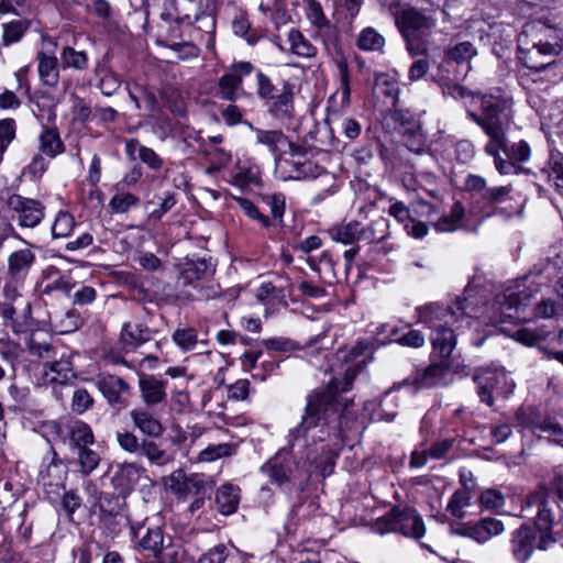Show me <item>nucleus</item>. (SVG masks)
Masks as SVG:
<instances>
[{"label":"nucleus","instance_id":"nucleus-1","mask_svg":"<svg viewBox=\"0 0 563 563\" xmlns=\"http://www.w3.org/2000/svg\"><path fill=\"white\" fill-rule=\"evenodd\" d=\"M354 365H347L342 377H333L327 389L313 390L306 397V406L300 422L289 430V442H302V445L318 442H331L333 459L338 456L343 446L347 431L356 423V413L353 410V400H349L340 393L352 388L356 377Z\"/></svg>","mask_w":563,"mask_h":563},{"label":"nucleus","instance_id":"nucleus-2","mask_svg":"<svg viewBox=\"0 0 563 563\" xmlns=\"http://www.w3.org/2000/svg\"><path fill=\"white\" fill-rule=\"evenodd\" d=\"M418 321L430 330L432 350L441 358H449L456 346V330L453 323L461 317H473L467 297H457L453 307H445L438 302H431L417 308Z\"/></svg>","mask_w":563,"mask_h":563},{"label":"nucleus","instance_id":"nucleus-3","mask_svg":"<svg viewBox=\"0 0 563 563\" xmlns=\"http://www.w3.org/2000/svg\"><path fill=\"white\" fill-rule=\"evenodd\" d=\"M470 114L473 122L488 136L484 151L494 157L497 170L503 175L511 174L515 165L503 159L500 152L507 151V133L512 124V110L508 109L505 101L490 97L484 99L481 113Z\"/></svg>","mask_w":563,"mask_h":563},{"label":"nucleus","instance_id":"nucleus-4","mask_svg":"<svg viewBox=\"0 0 563 563\" xmlns=\"http://www.w3.org/2000/svg\"><path fill=\"white\" fill-rule=\"evenodd\" d=\"M556 483V488L540 486L527 498V507L532 510V527L541 534V543H558L563 540L562 509L563 488Z\"/></svg>","mask_w":563,"mask_h":563},{"label":"nucleus","instance_id":"nucleus-5","mask_svg":"<svg viewBox=\"0 0 563 563\" xmlns=\"http://www.w3.org/2000/svg\"><path fill=\"white\" fill-rule=\"evenodd\" d=\"M395 22L409 54L412 57L426 55L435 19L415 7H408L396 15Z\"/></svg>","mask_w":563,"mask_h":563},{"label":"nucleus","instance_id":"nucleus-6","mask_svg":"<svg viewBox=\"0 0 563 563\" xmlns=\"http://www.w3.org/2000/svg\"><path fill=\"white\" fill-rule=\"evenodd\" d=\"M541 30L554 34L553 42L544 41L542 37L528 41V34H521L518 44L519 59L522 65L531 70L541 71L552 67L555 57L562 49L561 32L550 25H542Z\"/></svg>","mask_w":563,"mask_h":563},{"label":"nucleus","instance_id":"nucleus-7","mask_svg":"<svg viewBox=\"0 0 563 563\" xmlns=\"http://www.w3.org/2000/svg\"><path fill=\"white\" fill-rule=\"evenodd\" d=\"M481 402L489 407L495 398L507 399L514 394L516 383L504 367L486 366L475 368L472 375Z\"/></svg>","mask_w":563,"mask_h":563},{"label":"nucleus","instance_id":"nucleus-8","mask_svg":"<svg viewBox=\"0 0 563 563\" xmlns=\"http://www.w3.org/2000/svg\"><path fill=\"white\" fill-rule=\"evenodd\" d=\"M375 531L379 534L399 532L406 537L420 539L424 536V523L412 508L394 507L386 516L377 519Z\"/></svg>","mask_w":563,"mask_h":563},{"label":"nucleus","instance_id":"nucleus-9","mask_svg":"<svg viewBox=\"0 0 563 563\" xmlns=\"http://www.w3.org/2000/svg\"><path fill=\"white\" fill-rule=\"evenodd\" d=\"M538 291V286L533 285L528 276L516 280L497 297L501 314L512 320L525 319L523 312Z\"/></svg>","mask_w":563,"mask_h":563},{"label":"nucleus","instance_id":"nucleus-10","mask_svg":"<svg viewBox=\"0 0 563 563\" xmlns=\"http://www.w3.org/2000/svg\"><path fill=\"white\" fill-rule=\"evenodd\" d=\"M275 169L284 180L317 178L322 173V168L307 158L302 148L295 144L288 153L276 156Z\"/></svg>","mask_w":563,"mask_h":563},{"label":"nucleus","instance_id":"nucleus-11","mask_svg":"<svg viewBox=\"0 0 563 563\" xmlns=\"http://www.w3.org/2000/svg\"><path fill=\"white\" fill-rule=\"evenodd\" d=\"M554 543H541L540 532L530 523H522L511 532L510 549L516 562L527 563L536 550L548 551Z\"/></svg>","mask_w":563,"mask_h":563},{"label":"nucleus","instance_id":"nucleus-12","mask_svg":"<svg viewBox=\"0 0 563 563\" xmlns=\"http://www.w3.org/2000/svg\"><path fill=\"white\" fill-rule=\"evenodd\" d=\"M261 472L279 487L288 485L301 476L300 463L288 452H278L261 466Z\"/></svg>","mask_w":563,"mask_h":563},{"label":"nucleus","instance_id":"nucleus-13","mask_svg":"<svg viewBox=\"0 0 563 563\" xmlns=\"http://www.w3.org/2000/svg\"><path fill=\"white\" fill-rule=\"evenodd\" d=\"M96 386L111 408L120 411L130 405L132 388L123 378L102 373L97 376Z\"/></svg>","mask_w":563,"mask_h":563},{"label":"nucleus","instance_id":"nucleus-14","mask_svg":"<svg viewBox=\"0 0 563 563\" xmlns=\"http://www.w3.org/2000/svg\"><path fill=\"white\" fill-rule=\"evenodd\" d=\"M439 85L444 96H450L454 100H470V102L466 103V114L467 118L472 121L473 118L471 117L470 113H481L483 109L484 99L486 100V98L492 97L495 99L503 100L508 106V109H511V100L501 95L473 92L465 86L453 82L450 79H441L439 80Z\"/></svg>","mask_w":563,"mask_h":563},{"label":"nucleus","instance_id":"nucleus-15","mask_svg":"<svg viewBox=\"0 0 563 563\" xmlns=\"http://www.w3.org/2000/svg\"><path fill=\"white\" fill-rule=\"evenodd\" d=\"M505 531L504 522L494 517H484L476 522L459 523L451 527V533L485 543Z\"/></svg>","mask_w":563,"mask_h":563},{"label":"nucleus","instance_id":"nucleus-16","mask_svg":"<svg viewBox=\"0 0 563 563\" xmlns=\"http://www.w3.org/2000/svg\"><path fill=\"white\" fill-rule=\"evenodd\" d=\"M449 364L441 362L431 363L424 368H417L410 376L400 383H395V387L412 386L415 390L422 388H433L446 385Z\"/></svg>","mask_w":563,"mask_h":563},{"label":"nucleus","instance_id":"nucleus-17","mask_svg":"<svg viewBox=\"0 0 563 563\" xmlns=\"http://www.w3.org/2000/svg\"><path fill=\"white\" fill-rule=\"evenodd\" d=\"M178 285L192 286L211 277L216 273V264L207 258L186 256L178 263Z\"/></svg>","mask_w":563,"mask_h":563},{"label":"nucleus","instance_id":"nucleus-18","mask_svg":"<svg viewBox=\"0 0 563 563\" xmlns=\"http://www.w3.org/2000/svg\"><path fill=\"white\" fill-rule=\"evenodd\" d=\"M131 533L133 538H139L140 549L150 552L157 563H174L167 560L168 545H164V533L159 527H131Z\"/></svg>","mask_w":563,"mask_h":563},{"label":"nucleus","instance_id":"nucleus-19","mask_svg":"<svg viewBox=\"0 0 563 563\" xmlns=\"http://www.w3.org/2000/svg\"><path fill=\"white\" fill-rule=\"evenodd\" d=\"M145 472V467L135 462L118 464L111 476V486L113 490L128 496L134 490Z\"/></svg>","mask_w":563,"mask_h":563},{"label":"nucleus","instance_id":"nucleus-20","mask_svg":"<svg viewBox=\"0 0 563 563\" xmlns=\"http://www.w3.org/2000/svg\"><path fill=\"white\" fill-rule=\"evenodd\" d=\"M57 433L64 441L68 439L70 448L80 449L95 443L91 427L82 420H68L57 427Z\"/></svg>","mask_w":563,"mask_h":563},{"label":"nucleus","instance_id":"nucleus-21","mask_svg":"<svg viewBox=\"0 0 563 563\" xmlns=\"http://www.w3.org/2000/svg\"><path fill=\"white\" fill-rule=\"evenodd\" d=\"M131 421L145 438H161L165 432L161 419L150 407L134 408L129 412Z\"/></svg>","mask_w":563,"mask_h":563},{"label":"nucleus","instance_id":"nucleus-22","mask_svg":"<svg viewBox=\"0 0 563 563\" xmlns=\"http://www.w3.org/2000/svg\"><path fill=\"white\" fill-rule=\"evenodd\" d=\"M176 20L191 25L201 19H208L213 24L210 14V0H176Z\"/></svg>","mask_w":563,"mask_h":563},{"label":"nucleus","instance_id":"nucleus-23","mask_svg":"<svg viewBox=\"0 0 563 563\" xmlns=\"http://www.w3.org/2000/svg\"><path fill=\"white\" fill-rule=\"evenodd\" d=\"M399 388L395 385L387 390L379 400H369L364 404V410L371 413V420L391 422L398 415V399L393 394Z\"/></svg>","mask_w":563,"mask_h":563},{"label":"nucleus","instance_id":"nucleus-24","mask_svg":"<svg viewBox=\"0 0 563 563\" xmlns=\"http://www.w3.org/2000/svg\"><path fill=\"white\" fill-rule=\"evenodd\" d=\"M267 112L282 123L290 122L295 117L294 92L288 84H284L282 90L273 101L266 106Z\"/></svg>","mask_w":563,"mask_h":563},{"label":"nucleus","instance_id":"nucleus-25","mask_svg":"<svg viewBox=\"0 0 563 563\" xmlns=\"http://www.w3.org/2000/svg\"><path fill=\"white\" fill-rule=\"evenodd\" d=\"M35 254L30 249L12 252L8 257V274L12 282L23 283L35 263Z\"/></svg>","mask_w":563,"mask_h":563},{"label":"nucleus","instance_id":"nucleus-26","mask_svg":"<svg viewBox=\"0 0 563 563\" xmlns=\"http://www.w3.org/2000/svg\"><path fill=\"white\" fill-rule=\"evenodd\" d=\"M166 382L156 378L154 375H143L139 379V389L145 407H154L165 401Z\"/></svg>","mask_w":563,"mask_h":563},{"label":"nucleus","instance_id":"nucleus-27","mask_svg":"<svg viewBox=\"0 0 563 563\" xmlns=\"http://www.w3.org/2000/svg\"><path fill=\"white\" fill-rule=\"evenodd\" d=\"M181 475V472H178V476ZM207 481L203 474L192 473L189 475H183V478L172 476V485L170 488L177 495H191V496H201L203 497L207 492Z\"/></svg>","mask_w":563,"mask_h":563},{"label":"nucleus","instance_id":"nucleus-28","mask_svg":"<svg viewBox=\"0 0 563 563\" xmlns=\"http://www.w3.org/2000/svg\"><path fill=\"white\" fill-rule=\"evenodd\" d=\"M155 438H142V445L137 457H144L151 465L165 466L174 461V455L164 449L163 443L154 440Z\"/></svg>","mask_w":563,"mask_h":563},{"label":"nucleus","instance_id":"nucleus-29","mask_svg":"<svg viewBox=\"0 0 563 563\" xmlns=\"http://www.w3.org/2000/svg\"><path fill=\"white\" fill-rule=\"evenodd\" d=\"M151 340V330L146 324L125 322L120 333L121 343L130 350H135Z\"/></svg>","mask_w":563,"mask_h":563},{"label":"nucleus","instance_id":"nucleus-30","mask_svg":"<svg viewBox=\"0 0 563 563\" xmlns=\"http://www.w3.org/2000/svg\"><path fill=\"white\" fill-rule=\"evenodd\" d=\"M229 181L242 190L260 186V168L256 165L238 164L230 173Z\"/></svg>","mask_w":563,"mask_h":563},{"label":"nucleus","instance_id":"nucleus-31","mask_svg":"<svg viewBox=\"0 0 563 563\" xmlns=\"http://www.w3.org/2000/svg\"><path fill=\"white\" fill-rule=\"evenodd\" d=\"M249 125L255 134L256 143L267 146L276 156L285 146L289 150L294 148V144L288 141L280 130H262L254 128L252 124Z\"/></svg>","mask_w":563,"mask_h":563},{"label":"nucleus","instance_id":"nucleus-32","mask_svg":"<svg viewBox=\"0 0 563 563\" xmlns=\"http://www.w3.org/2000/svg\"><path fill=\"white\" fill-rule=\"evenodd\" d=\"M40 80L48 87H56L59 81V65L54 55L38 52L36 55Z\"/></svg>","mask_w":563,"mask_h":563},{"label":"nucleus","instance_id":"nucleus-33","mask_svg":"<svg viewBox=\"0 0 563 563\" xmlns=\"http://www.w3.org/2000/svg\"><path fill=\"white\" fill-rule=\"evenodd\" d=\"M44 367L54 374L51 380L57 384H66L76 376L71 355L66 352H63L58 358L46 362Z\"/></svg>","mask_w":563,"mask_h":563},{"label":"nucleus","instance_id":"nucleus-34","mask_svg":"<svg viewBox=\"0 0 563 563\" xmlns=\"http://www.w3.org/2000/svg\"><path fill=\"white\" fill-rule=\"evenodd\" d=\"M333 241L342 244H354L362 239L365 231L360 222L350 221L333 225L328 230Z\"/></svg>","mask_w":563,"mask_h":563},{"label":"nucleus","instance_id":"nucleus-35","mask_svg":"<svg viewBox=\"0 0 563 563\" xmlns=\"http://www.w3.org/2000/svg\"><path fill=\"white\" fill-rule=\"evenodd\" d=\"M125 498L126 495H122L120 492H100L93 506L98 507L100 516L125 512Z\"/></svg>","mask_w":563,"mask_h":563},{"label":"nucleus","instance_id":"nucleus-36","mask_svg":"<svg viewBox=\"0 0 563 563\" xmlns=\"http://www.w3.org/2000/svg\"><path fill=\"white\" fill-rule=\"evenodd\" d=\"M240 501L239 487L232 484L221 485L216 494V504L222 515H232L236 511Z\"/></svg>","mask_w":563,"mask_h":563},{"label":"nucleus","instance_id":"nucleus-37","mask_svg":"<svg viewBox=\"0 0 563 563\" xmlns=\"http://www.w3.org/2000/svg\"><path fill=\"white\" fill-rule=\"evenodd\" d=\"M40 153L48 158H54L62 154L65 150L64 143L60 140L59 133L55 128H48L42 131L38 137Z\"/></svg>","mask_w":563,"mask_h":563},{"label":"nucleus","instance_id":"nucleus-38","mask_svg":"<svg viewBox=\"0 0 563 563\" xmlns=\"http://www.w3.org/2000/svg\"><path fill=\"white\" fill-rule=\"evenodd\" d=\"M129 525L125 512L100 516V529L108 540H114Z\"/></svg>","mask_w":563,"mask_h":563},{"label":"nucleus","instance_id":"nucleus-39","mask_svg":"<svg viewBox=\"0 0 563 563\" xmlns=\"http://www.w3.org/2000/svg\"><path fill=\"white\" fill-rule=\"evenodd\" d=\"M52 325L58 333H71L82 324V318L77 309H69L64 313H56L51 319Z\"/></svg>","mask_w":563,"mask_h":563},{"label":"nucleus","instance_id":"nucleus-40","mask_svg":"<svg viewBox=\"0 0 563 563\" xmlns=\"http://www.w3.org/2000/svg\"><path fill=\"white\" fill-rule=\"evenodd\" d=\"M375 89L387 99L386 103L390 108H396L400 88L398 81L394 77L387 74L376 76Z\"/></svg>","mask_w":563,"mask_h":563},{"label":"nucleus","instance_id":"nucleus-41","mask_svg":"<svg viewBox=\"0 0 563 563\" xmlns=\"http://www.w3.org/2000/svg\"><path fill=\"white\" fill-rule=\"evenodd\" d=\"M288 42L290 52L299 57L312 58L317 55V47L299 30L289 31Z\"/></svg>","mask_w":563,"mask_h":563},{"label":"nucleus","instance_id":"nucleus-42","mask_svg":"<svg viewBox=\"0 0 563 563\" xmlns=\"http://www.w3.org/2000/svg\"><path fill=\"white\" fill-rule=\"evenodd\" d=\"M43 484L46 486H58L66 476V467L58 459L57 453L52 450L49 464L40 473Z\"/></svg>","mask_w":563,"mask_h":563},{"label":"nucleus","instance_id":"nucleus-43","mask_svg":"<svg viewBox=\"0 0 563 563\" xmlns=\"http://www.w3.org/2000/svg\"><path fill=\"white\" fill-rule=\"evenodd\" d=\"M541 173L554 183L556 191L563 197V156L560 153L552 154Z\"/></svg>","mask_w":563,"mask_h":563},{"label":"nucleus","instance_id":"nucleus-44","mask_svg":"<svg viewBox=\"0 0 563 563\" xmlns=\"http://www.w3.org/2000/svg\"><path fill=\"white\" fill-rule=\"evenodd\" d=\"M63 68H73L84 71L88 68L89 58L86 52L77 51L71 46H64L60 51Z\"/></svg>","mask_w":563,"mask_h":563},{"label":"nucleus","instance_id":"nucleus-45","mask_svg":"<svg viewBox=\"0 0 563 563\" xmlns=\"http://www.w3.org/2000/svg\"><path fill=\"white\" fill-rule=\"evenodd\" d=\"M181 21L176 20V14L162 13V22L157 25V43L165 46V42L168 40L177 38L180 36L179 23Z\"/></svg>","mask_w":563,"mask_h":563},{"label":"nucleus","instance_id":"nucleus-46","mask_svg":"<svg viewBox=\"0 0 563 563\" xmlns=\"http://www.w3.org/2000/svg\"><path fill=\"white\" fill-rule=\"evenodd\" d=\"M471 489H457L451 496L446 510L456 519H463L466 515L465 508L471 505Z\"/></svg>","mask_w":563,"mask_h":563},{"label":"nucleus","instance_id":"nucleus-47","mask_svg":"<svg viewBox=\"0 0 563 563\" xmlns=\"http://www.w3.org/2000/svg\"><path fill=\"white\" fill-rule=\"evenodd\" d=\"M356 45L361 51H380L385 45V38L374 27H365L358 34Z\"/></svg>","mask_w":563,"mask_h":563},{"label":"nucleus","instance_id":"nucleus-48","mask_svg":"<svg viewBox=\"0 0 563 563\" xmlns=\"http://www.w3.org/2000/svg\"><path fill=\"white\" fill-rule=\"evenodd\" d=\"M30 26L27 20H14L2 25V43L4 46H9L13 43H18L22 40L25 32Z\"/></svg>","mask_w":563,"mask_h":563},{"label":"nucleus","instance_id":"nucleus-49","mask_svg":"<svg viewBox=\"0 0 563 563\" xmlns=\"http://www.w3.org/2000/svg\"><path fill=\"white\" fill-rule=\"evenodd\" d=\"M79 472L84 476L90 475L100 464L99 453L89 446L77 449Z\"/></svg>","mask_w":563,"mask_h":563},{"label":"nucleus","instance_id":"nucleus-50","mask_svg":"<svg viewBox=\"0 0 563 563\" xmlns=\"http://www.w3.org/2000/svg\"><path fill=\"white\" fill-rule=\"evenodd\" d=\"M464 188L471 194L472 199H474L478 206L482 203L489 189L485 178L473 174L466 176Z\"/></svg>","mask_w":563,"mask_h":563},{"label":"nucleus","instance_id":"nucleus-51","mask_svg":"<svg viewBox=\"0 0 563 563\" xmlns=\"http://www.w3.org/2000/svg\"><path fill=\"white\" fill-rule=\"evenodd\" d=\"M241 84L238 76H232L230 73L224 74L218 81V96L228 101H234L236 99V91L241 88Z\"/></svg>","mask_w":563,"mask_h":563},{"label":"nucleus","instance_id":"nucleus-52","mask_svg":"<svg viewBox=\"0 0 563 563\" xmlns=\"http://www.w3.org/2000/svg\"><path fill=\"white\" fill-rule=\"evenodd\" d=\"M236 451V444L220 443L209 445L199 453V461L212 462L221 457L231 456Z\"/></svg>","mask_w":563,"mask_h":563},{"label":"nucleus","instance_id":"nucleus-53","mask_svg":"<svg viewBox=\"0 0 563 563\" xmlns=\"http://www.w3.org/2000/svg\"><path fill=\"white\" fill-rule=\"evenodd\" d=\"M466 213H443L435 222L434 229L439 232H452L459 229H465Z\"/></svg>","mask_w":563,"mask_h":563},{"label":"nucleus","instance_id":"nucleus-54","mask_svg":"<svg viewBox=\"0 0 563 563\" xmlns=\"http://www.w3.org/2000/svg\"><path fill=\"white\" fill-rule=\"evenodd\" d=\"M335 64L340 79L341 103L342 106L347 107L351 100L349 65L344 58L336 59Z\"/></svg>","mask_w":563,"mask_h":563},{"label":"nucleus","instance_id":"nucleus-55","mask_svg":"<svg viewBox=\"0 0 563 563\" xmlns=\"http://www.w3.org/2000/svg\"><path fill=\"white\" fill-rule=\"evenodd\" d=\"M115 440L121 450L135 456L142 445V439L129 430L117 431Z\"/></svg>","mask_w":563,"mask_h":563},{"label":"nucleus","instance_id":"nucleus-56","mask_svg":"<svg viewBox=\"0 0 563 563\" xmlns=\"http://www.w3.org/2000/svg\"><path fill=\"white\" fill-rule=\"evenodd\" d=\"M76 225L73 213H57L52 225L53 238H67Z\"/></svg>","mask_w":563,"mask_h":563},{"label":"nucleus","instance_id":"nucleus-57","mask_svg":"<svg viewBox=\"0 0 563 563\" xmlns=\"http://www.w3.org/2000/svg\"><path fill=\"white\" fill-rule=\"evenodd\" d=\"M172 338L184 352L194 350L198 343L197 331L194 328L177 329Z\"/></svg>","mask_w":563,"mask_h":563},{"label":"nucleus","instance_id":"nucleus-58","mask_svg":"<svg viewBox=\"0 0 563 563\" xmlns=\"http://www.w3.org/2000/svg\"><path fill=\"white\" fill-rule=\"evenodd\" d=\"M510 186L489 187L484 200L479 205L482 208H495L497 205L509 199Z\"/></svg>","mask_w":563,"mask_h":563},{"label":"nucleus","instance_id":"nucleus-59","mask_svg":"<svg viewBox=\"0 0 563 563\" xmlns=\"http://www.w3.org/2000/svg\"><path fill=\"white\" fill-rule=\"evenodd\" d=\"M76 282L69 275H58L56 278L52 279L47 283L42 292L43 295H51L53 291H62L67 296H70V292L76 287Z\"/></svg>","mask_w":563,"mask_h":563},{"label":"nucleus","instance_id":"nucleus-60","mask_svg":"<svg viewBox=\"0 0 563 563\" xmlns=\"http://www.w3.org/2000/svg\"><path fill=\"white\" fill-rule=\"evenodd\" d=\"M476 55L477 49L471 42H461L448 51L449 58L459 64L470 62Z\"/></svg>","mask_w":563,"mask_h":563},{"label":"nucleus","instance_id":"nucleus-61","mask_svg":"<svg viewBox=\"0 0 563 563\" xmlns=\"http://www.w3.org/2000/svg\"><path fill=\"white\" fill-rule=\"evenodd\" d=\"M534 316L539 318H563V306L560 301L545 299L534 307Z\"/></svg>","mask_w":563,"mask_h":563},{"label":"nucleus","instance_id":"nucleus-62","mask_svg":"<svg viewBox=\"0 0 563 563\" xmlns=\"http://www.w3.org/2000/svg\"><path fill=\"white\" fill-rule=\"evenodd\" d=\"M137 295L141 301L150 303L167 301L174 297L172 287L169 285H164L162 291L150 290L142 287L137 290Z\"/></svg>","mask_w":563,"mask_h":563},{"label":"nucleus","instance_id":"nucleus-63","mask_svg":"<svg viewBox=\"0 0 563 563\" xmlns=\"http://www.w3.org/2000/svg\"><path fill=\"white\" fill-rule=\"evenodd\" d=\"M27 350L33 356L47 360V362L57 357V351L55 346L47 342H41L34 336L30 339Z\"/></svg>","mask_w":563,"mask_h":563},{"label":"nucleus","instance_id":"nucleus-64","mask_svg":"<svg viewBox=\"0 0 563 563\" xmlns=\"http://www.w3.org/2000/svg\"><path fill=\"white\" fill-rule=\"evenodd\" d=\"M229 548L223 544H217L205 552L198 560V563H224L229 558Z\"/></svg>","mask_w":563,"mask_h":563}]
</instances>
